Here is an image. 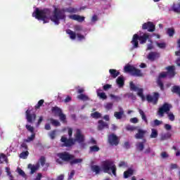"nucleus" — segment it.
<instances>
[{
    "instance_id": "obj_1",
    "label": "nucleus",
    "mask_w": 180,
    "mask_h": 180,
    "mask_svg": "<svg viewBox=\"0 0 180 180\" xmlns=\"http://www.w3.org/2000/svg\"><path fill=\"white\" fill-rule=\"evenodd\" d=\"M91 169L96 175H99L103 171L105 174H108L109 175H112V174L114 176H117L116 171H117V168L116 167V165H115V162L111 160L103 161L101 167L98 165H91Z\"/></svg>"
},
{
    "instance_id": "obj_2",
    "label": "nucleus",
    "mask_w": 180,
    "mask_h": 180,
    "mask_svg": "<svg viewBox=\"0 0 180 180\" xmlns=\"http://www.w3.org/2000/svg\"><path fill=\"white\" fill-rule=\"evenodd\" d=\"M54 7L53 14L51 18V20L55 23V25H60V20H65V12L68 13H77L79 10L77 8L69 7L66 8H58Z\"/></svg>"
},
{
    "instance_id": "obj_3",
    "label": "nucleus",
    "mask_w": 180,
    "mask_h": 180,
    "mask_svg": "<svg viewBox=\"0 0 180 180\" xmlns=\"http://www.w3.org/2000/svg\"><path fill=\"white\" fill-rule=\"evenodd\" d=\"M172 109V105L165 103L158 110V115L160 117H164V114L167 115V117L170 122H174L175 120V115L172 112H169Z\"/></svg>"
},
{
    "instance_id": "obj_4",
    "label": "nucleus",
    "mask_w": 180,
    "mask_h": 180,
    "mask_svg": "<svg viewBox=\"0 0 180 180\" xmlns=\"http://www.w3.org/2000/svg\"><path fill=\"white\" fill-rule=\"evenodd\" d=\"M51 15V11L49 8H44L42 10L36 8L33 13L32 16H34L38 20H42L44 23H49V17Z\"/></svg>"
},
{
    "instance_id": "obj_5",
    "label": "nucleus",
    "mask_w": 180,
    "mask_h": 180,
    "mask_svg": "<svg viewBox=\"0 0 180 180\" xmlns=\"http://www.w3.org/2000/svg\"><path fill=\"white\" fill-rule=\"evenodd\" d=\"M147 40H150V34L147 33H144L143 35L134 34L131 43L133 44L134 49H137L139 47V41L140 44H146V43H147Z\"/></svg>"
},
{
    "instance_id": "obj_6",
    "label": "nucleus",
    "mask_w": 180,
    "mask_h": 180,
    "mask_svg": "<svg viewBox=\"0 0 180 180\" xmlns=\"http://www.w3.org/2000/svg\"><path fill=\"white\" fill-rule=\"evenodd\" d=\"M73 140L75 141V143L77 141L79 144H80V148H86V144L85 143V136L82 134V131H81V129H77L76 130L75 139Z\"/></svg>"
},
{
    "instance_id": "obj_7",
    "label": "nucleus",
    "mask_w": 180,
    "mask_h": 180,
    "mask_svg": "<svg viewBox=\"0 0 180 180\" xmlns=\"http://www.w3.org/2000/svg\"><path fill=\"white\" fill-rule=\"evenodd\" d=\"M124 72H130L134 77H144V74L141 72V70L136 68V67L129 64L124 67Z\"/></svg>"
},
{
    "instance_id": "obj_8",
    "label": "nucleus",
    "mask_w": 180,
    "mask_h": 180,
    "mask_svg": "<svg viewBox=\"0 0 180 180\" xmlns=\"http://www.w3.org/2000/svg\"><path fill=\"white\" fill-rule=\"evenodd\" d=\"M57 157H59L62 161H65L66 162H68V161L75 158L74 155H71L68 152L59 153L57 154Z\"/></svg>"
},
{
    "instance_id": "obj_9",
    "label": "nucleus",
    "mask_w": 180,
    "mask_h": 180,
    "mask_svg": "<svg viewBox=\"0 0 180 180\" xmlns=\"http://www.w3.org/2000/svg\"><path fill=\"white\" fill-rule=\"evenodd\" d=\"M158 99H160V94L158 92H154L153 96L150 94L146 95V101L149 103H153V105H157Z\"/></svg>"
},
{
    "instance_id": "obj_10",
    "label": "nucleus",
    "mask_w": 180,
    "mask_h": 180,
    "mask_svg": "<svg viewBox=\"0 0 180 180\" xmlns=\"http://www.w3.org/2000/svg\"><path fill=\"white\" fill-rule=\"evenodd\" d=\"M60 141L63 143L62 147H72L75 144V141L73 139H67L65 136H62Z\"/></svg>"
},
{
    "instance_id": "obj_11",
    "label": "nucleus",
    "mask_w": 180,
    "mask_h": 180,
    "mask_svg": "<svg viewBox=\"0 0 180 180\" xmlns=\"http://www.w3.org/2000/svg\"><path fill=\"white\" fill-rule=\"evenodd\" d=\"M108 140L110 146H119V143H120V139L115 134H110Z\"/></svg>"
},
{
    "instance_id": "obj_12",
    "label": "nucleus",
    "mask_w": 180,
    "mask_h": 180,
    "mask_svg": "<svg viewBox=\"0 0 180 180\" xmlns=\"http://www.w3.org/2000/svg\"><path fill=\"white\" fill-rule=\"evenodd\" d=\"M142 30H147V32H155V25L153 22H147L142 25Z\"/></svg>"
},
{
    "instance_id": "obj_13",
    "label": "nucleus",
    "mask_w": 180,
    "mask_h": 180,
    "mask_svg": "<svg viewBox=\"0 0 180 180\" xmlns=\"http://www.w3.org/2000/svg\"><path fill=\"white\" fill-rule=\"evenodd\" d=\"M25 115H26V120L28 123H33L34 120H36V117H37L36 113L34 112L32 113L31 110H27L25 112Z\"/></svg>"
},
{
    "instance_id": "obj_14",
    "label": "nucleus",
    "mask_w": 180,
    "mask_h": 180,
    "mask_svg": "<svg viewBox=\"0 0 180 180\" xmlns=\"http://www.w3.org/2000/svg\"><path fill=\"white\" fill-rule=\"evenodd\" d=\"M160 57V53L152 51L148 53L147 58L149 61H155V60H158Z\"/></svg>"
},
{
    "instance_id": "obj_15",
    "label": "nucleus",
    "mask_w": 180,
    "mask_h": 180,
    "mask_svg": "<svg viewBox=\"0 0 180 180\" xmlns=\"http://www.w3.org/2000/svg\"><path fill=\"white\" fill-rule=\"evenodd\" d=\"M147 133V131L139 129L138 132L135 134L134 137L136 139V140H141L144 139V136H146V134Z\"/></svg>"
},
{
    "instance_id": "obj_16",
    "label": "nucleus",
    "mask_w": 180,
    "mask_h": 180,
    "mask_svg": "<svg viewBox=\"0 0 180 180\" xmlns=\"http://www.w3.org/2000/svg\"><path fill=\"white\" fill-rule=\"evenodd\" d=\"M166 70H167V75H169V78H174L175 77V66L174 65H171V66H167L166 68Z\"/></svg>"
},
{
    "instance_id": "obj_17",
    "label": "nucleus",
    "mask_w": 180,
    "mask_h": 180,
    "mask_svg": "<svg viewBox=\"0 0 180 180\" xmlns=\"http://www.w3.org/2000/svg\"><path fill=\"white\" fill-rule=\"evenodd\" d=\"M69 19H72V20H77V22H84L85 20V17L78 15L77 14L69 15Z\"/></svg>"
},
{
    "instance_id": "obj_18",
    "label": "nucleus",
    "mask_w": 180,
    "mask_h": 180,
    "mask_svg": "<svg viewBox=\"0 0 180 180\" xmlns=\"http://www.w3.org/2000/svg\"><path fill=\"white\" fill-rule=\"evenodd\" d=\"M28 168H29V169H31L30 174H34V172H36V171H37V169H39L40 168V164H39V162L37 163L35 165L29 164Z\"/></svg>"
},
{
    "instance_id": "obj_19",
    "label": "nucleus",
    "mask_w": 180,
    "mask_h": 180,
    "mask_svg": "<svg viewBox=\"0 0 180 180\" xmlns=\"http://www.w3.org/2000/svg\"><path fill=\"white\" fill-rule=\"evenodd\" d=\"M109 129V125L108 123L105 122L103 120H98V130H103V129Z\"/></svg>"
},
{
    "instance_id": "obj_20",
    "label": "nucleus",
    "mask_w": 180,
    "mask_h": 180,
    "mask_svg": "<svg viewBox=\"0 0 180 180\" xmlns=\"http://www.w3.org/2000/svg\"><path fill=\"white\" fill-rule=\"evenodd\" d=\"M39 162L41 167H44L45 165L46 169H44V171H47V168L50 167V163H46V158L44 156H41L39 158Z\"/></svg>"
},
{
    "instance_id": "obj_21",
    "label": "nucleus",
    "mask_w": 180,
    "mask_h": 180,
    "mask_svg": "<svg viewBox=\"0 0 180 180\" xmlns=\"http://www.w3.org/2000/svg\"><path fill=\"white\" fill-rule=\"evenodd\" d=\"M146 141H147V140L144 139L142 142H138L136 144V149L139 151H143V150H144V143H146Z\"/></svg>"
},
{
    "instance_id": "obj_22",
    "label": "nucleus",
    "mask_w": 180,
    "mask_h": 180,
    "mask_svg": "<svg viewBox=\"0 0 180 180\" xmlns=\"http://www.w3.org/2000/svg\"><path fill=\"white\" fill-rule=\"evenodd\" d=\"M101 148L98 146L97 145H94L92 146L89 147V153L92 154V153H98L100 151Z\"/></svg>"
},
{
    "instance_id": "obj_23",
    "label": "nucleus",
    "mask_w": 180,
    "mask_h": 180,
    "mask_svg": "<svg viewBox=\"0 0 180 180\" xmlns=\"http://www.w3.org/2000/svg\"><path fill=\"white\" fill-rule=\"evenodd\" d=\"M109 72L112 78H116L120 75V72L116 70L115 69H110Z\"/></svg>"
},
{
    "instance_id": "obj_24",
    "label": "nucleus",
    "mask_w": 180,
    "mask_h": 180,
    "mask_svg": "<svg viewBox=\"0 0 180 180\" xmlns=\"http://www.w3.org/2000/svg\"><path fill=\"white\" fill-rule=\"evenodd\" d=\"M97 96H98L100 99H103L104 101L108 99L106 94H105V92H102V90L101 89L97 90Z\"/></svg>"
},
{
    "instance_id": "obj_25",
    "label": "nucleus",
    "mask_w": 180,
    "mask_h": 180,
    "mask_svg": "<svg viewBox=\"0 0 180 180\" xmlns=\"http://www.w3.org/2000/svg\"><path fill=\"white\" fill-rule=\"evenodd\" d=\"M139 112L140 115L141 116L142 120L145 122L146 124H148V120H147V116H146V113H144V111L141 109H139Z\"/></svg>"
},
{
    "instance_id": "obj_26",
    "label": "nucleus",
    "mask_w": 180,
    "mask_h": 180,
    "mask_svg": "<svg viewBox=\"0 0 180 180\" xmlns=\"http://www.w3.org/2000/svg\"><path fill=\"white\" fill-rule=\"evenodd\" d=\"M66 33L70 35V39H71V40H75V39H77V34L74 31L67 30Z\"/></svg>"
},
{
    "instance_id": "obj_27",
    "label": "nucleus",
    "mask_w": 180,
    "mask_h": 180,
    "mask_svg": "<svg viewBox=\"0 0 180 180\" xmlns=\"http://www.w3.org/2000/svg\"><path fill=\"white\" fill-rule=\"evenodd\" d=\"M123 115H124V111H123V110H121V111H120V112H114V116L117 120L122 119V117H123Z\"/></svg>"
},
{
    "instance_id": "obj_28",
    "label": "nucleus",
    "mask_w": 180,
    "mask_h": 180,
    "mask_svg": "<svg viewBox=\"0 0 180 180\" xmlns=\"http://www.w3.org/2000/svg\"><path fill=\"white\" fill-rule=\"evenodd\" d=\"M51 111L53 113H55V115H58V116H59L63 112V110H60V108L58 107H53L51 108Z\"/></svg>"
},
{
    "instance_id": "obj_29",
    "label": "nucleus",
    "mask_w": 180,
    "mask_h": 180,
    "mask_svg": "<svg viewBox=\"0 0 180 180\" xmlns=\"http://www.w3.org/2000/svg\"><path fill=\"white\" fill-rule=\"evenodd\" d=\"M172 10L175 12L176 13H180V4H174L172 6Z\"/></svg>"
},
{
    "instance_id": "obj_30",
    "label": "nucleus",
    "mask_w": 180,
    "mask_h": 180,
    "mask_svg": "<svg viewBox=\"0 0 180 180\" xmlns=\"http://www.w3.org/2000/svg\"><path fill=\"white\" fill-rule=\"evenodd\" d=\"M167 34H168L169 37H174V34H175V29H174V27L167 28Z\"/></svg>"
},
{
    "instance_id": "obj_31",
    "label": "nucleus",
    "mask_w": 180,
    "mask_h": 180,
    "mask_svg": "<svg viewBox=\"0 0 180 180\" xmlns=\"http://www.w3.org/2000/svg\"><path fill=\"white\" fill-rule=\"evenodd\" d=\"M133 169H128L127 171L124 172V178L127 179L129 176H131L133 175Z\"/></svg>"
},
{
    "instance_id": "obj_32",
    "label": "nucleus",
    "mask_w": 180,
    "mask_h": 180,
    "mask_svg": "<svg viewBox=\"0 0 180 180\" xmlns=\"http://www.w3.org/2000/svg\"><path fill=\"white\" fill-rule=\"evenodd\" d=\"M81 162H82V159H81V158L75 159V158L70 160V165H74L75 164H81Z\"/></svg>"
},
{
    "instance_id": "obj_33",
    "label": "nucleus",
    "mask_w": 180,
    "mask_h": 180,
    "mask_svg": "<svg viewBox=\"0 0 180 180\" xmlns=\"http://www.w3.org/2000/svg\"><path fill=\"white\" fill-rule=\"evenodd\" d=\"M117 84L119 86H123L124 85V79L123 77H118L117 79Z\"/></svg>"
},
{
    "instance_id": "obj_34",
    "label": "nucleus",
    "mask_w": 180,
    "mask_h": 180,
    "mask_svg": "<svg viewBox=\"0 0 180 180\" xmlns=\"http://www.w3.org/2000/svg\"><path fill=\"white\" fill-rule=\"evenodd\" d=\"M150 139H157L158 137V131L155 129H151Z\"/></svg>"
},
{
    "instance_id": "obj_35",
    "label": "nucleus",
    "mask_w": 180,
    "mask_h": 180,
    "mask_svg": "<svg viewBox=\"0 0 180 180\" xmlns=\"http://www.w3.org/2000/svg\"><path fill=\"white\" fill-rule=\"evenodd\" d=\"M168 139H171V134L170 133L163 134L161 135L160 140L162 141H164L165 140H168Z\"/></svg>"
},
{
    "instance_id": "obj_36",
    "label": "nucleus",
    "mask_w": 180,
    "mask_h": 180,
    "mask_svg": "<svg viewBox=\"0 0 180 180\" xmlns=\"http://www.w3.org/2000/svg\"><path fill=\"white\" fill-rule=\"evenodd\" d=\"M36 139V134H32L30 136H28L27 139H25V143H30V141H33Z\"/></svg>"
},
{
    "instance_id": "obj_37",
    "label": "nucleus",
    "mask_w": 180,
    "mask_h": 180,
    "mask_svg": "<svg viewBox=\"0 0 180 180\" xmlns=\"http://www.w3.org/2000/svg\"><path fill=\"white\" fill-rule=\"evenodd\" d=\"M129 88L131 91H134V92H137V91L139 90V87L134 85V83L133 82H130Z\"/></svg>"
},
{
    "instance_id": "obj_38",
    "label": "nucleus",
    "mask_w": 180,
    "mask_h": 180,
    "mask_svg": "<svg viewBox=\"0 0 180 180\" xmlns=\"http://www.w3.org/2000/svg\"><path fill=\"white\" fill-rule=\"evenodd\" d=\"M28 156L29 151L27 150L23 151L20 154V158H22L23 160H26V158H27Z\"/></svg>"
},
{
    "instance_id": "obj_39",
    "label": "nucleus",
    "mask_w": 180,
    "mask_h": 180,
    "mask_svg": "<svg viewBox=\"0 0 180 180\" xmlns=\"http://www.w3.org/2000/svg\"><path fill=\"white\" fill-rule=\"evenodd\" d=\"M158 86L160 88V91H164L165 87H164V83L161 80V79H158L157 81Z\"/></svg>"
},
{
    "instance_id": "obj_40",
    "label": "nucleus",
    "mask_w": 180,
    "mask_h": 180,
    "mask_svg": "<svg viewBox=\"0 0 180 180\" xmlns=\"http://www.w3.org/2000/svg\"><path fill=\"white\" fill-rule=\"evenodd\" d=\"M137 127L131 126L130 124H128L126 127V130H127V131H134V130H137Z\"/></svg>"
},
{
    "instance_id": "obj_41",
    "label": "nucleus",
    "mask_w": 180,
    "mask_h": 180,
    "mask_svg": "<svg viewBox=\"0 0 180 180\" xmlns=\"http://www.w3.org/2000/svg\"><path fill=\"white\" fill-rule=\"evenodd\" d=\"M110 97L111 99H113L115 102H119L120 101H122V97L119 96H115V94H110Z\"/></svg>"
},
{
    "instance_id": "obj_42",
    "label": "nucleus",
    "mask_w": 180,
    "mask_h": 180,
    "mask_svg": "<svg viewBox=\"0 0 180 180\" xmlns=\"http://www.w3.org/2000/svg\"><path fill=\"white\" fill-rule=\"evenodd\" d=\"M51 124H53V126H56V127H58V126H61V124L60 123V122H58L56 120L51 119Z\"/></svg>"
},
{
    "instance_id": "obj_43",
    "label": "nucleus",
    "mask_w": 180,
    "mask_h": 180,
    "mask_svg": "<svg viewBox=\"0 0 180 180\" xmlns=\"http://www.w3.org/2000/svg\"><path fill=\"white\" fill-rule=\"evenodd\" d=\"M101 116H102V115L98 112L91 113V117H93L94 119H100V117H101Z\"/></svg>"
},
{
    "instance_id": "obj_44",
    "label": "nucleus",
    "mask_w": 180,
    "mask_h": 180,
    "mask_svg": "<svg viewBox=\"0 0 180 180\" xmlns=\"http://www.w3.org/2000/svg\"><path fill=\"white\" fill-rule=\"evenodd\" d=\"M43 103H44V100H39L37 104L34 106L35 109H40V107L43 106Z\"/></svg>"
},
{
    "instance_id": "obj_45",
    "label": "nucleus",
    "mask_w": 180,
    "mask_h": 180,
    "mask_svg": "<svg viewBox=\"0 0 180 180\" xmlns=\"http://www.w3.org/2000/svg\"><path fill=\"white\" fill-rule=\"evenodd\" d=\"M77 98L80 99L81 101H88V96L85 94H79L77 96Z\"/></svg>"
},
{
    "instance_id": "obj_46",
    "label": "nucleus",
    "mask_w": 180,
    "mask_h": 180,
    "mask_svg": "<svg viewBox=\"0 0 180 180\" xmlns=\"http://www.w3.org/2000/svg\"><path fill=\"white\" fill-rule=\"evenodd\" d=\"M58 117H60V122H63V123H65V120H67V117L65 116V115H64L63 112L61 114H60L58 115Z\"/></svg>"
},
{
    "instance_id": "obj_47",
    "label": "nucleus",
    "mask_w": 180,
    "mask_h": 180,
    "mask_svg": "<svg viewBox=\"0 0 180 180\" xmlns=\"http://www.w3.org/2000/svg\"><path fill=\"white\" fill-rule=\"evenodd\" d=\"M25 127L28 131H30L32 134H34V128L33 127L29 124H26Z\"/></svg>"
},
{
    "instance_id": "obj_48",
    "label": "nucleus",
    "mask_w": 180,
    "mask_h": 180,
    "mask_svg": "<svg viewBox=\"0 0 180 180\" xmlns=\"http://www.w3.org/2000/svg\"><path fill=\"white\" fill-rule=\"evenodd\" d=\"M57 133L56 130H53L49 133V137L51 139V140H54L56 139V134Z\"/></svg>"
},
{
    "instance_id": "obj_49",
    "label": "nucleus",
    "mask_w": 180,
    "mask_h": 180,
    "mask_svg": "<svg viewBox=\"0 0 180 180\" xmlns=\"http://www.w3.org/2000/svg\"><path fill=\"white\" fill-rule=\"evenodd\" d=\"M105 108L106 110H110V109H112L113 108L112 103H107L106 105H105Z\"/></svg>"
},
{
    "instance_id": "obj_50",
    "label": "nucleus",
    "mask_w": 180,
    "mask_h": 180,
    "mask_svg": "<svg viewBox=\"0 0 180 180\" xmlns=\"http://www.w3.org/2000/svg\"><path fill=\"white\" fill-rule=\"evenodd\" d=\"M150 44L147 45V49L146 50H153L154 49V46H153V40L149 39Z\"/></svg>"
},
{
    "instance_id": "obj_51",
    "label": "nucleus",
    "mask_w": 180,
    "mask_h": 180,
    "mask_svg": "<svg viewBox=\"0 0 180 180\" xmlns=\"http://www.w3.org/2000/svg\"><path fill=\"white\" fill-rule=\"evenodd\" d=\"M18 171L19 175H21V176H26V174L22 169L18 168Z\"/></svg>"
},
{
    "instance_id": "obj_52",
    "label": "nucleus",
    "mask_w": 180,
    "mask_h": 180,
    "mask_svg": "<svg viewBox=\"0 0 180 180\" xmlns=\"http://www.w3.org/2000/svg\"><path fill=\"white\" fill-rule=\"evenodd\" d=\"M143 91L144 90L143 89L139 88L138 90L136 91L138 96H141L144 95L143 94Z\"/></svg>"
},
{
    "instance_id": "obj_53",
    "label": "nucleus",
    "mask_w": 180,
    "mask_h": 180,
    "mask_svg": "<svg viewBox=\"0 0 180 180\" xmlns=\"http://www.w3.org/2000/svg\"><path fill=\"white\" fill-rule=\"evenodd\" d=\"M110 88H112V84H105L103 86V89L104 91H108V90L110 89Z\"/></svg>"
},
{
    "instance_id": "obj_54",
    "label": "nucleus",
    "mask_w": 180,
    "mask_h": 180,
    "mask_svg": "<svg viewBox=\"0 0 180 180\" xmlns=\"http://www.w3.org/2000/svg\"><path fill=\"white\" fill-rule=\"evenodd\" d=\"M154 126H160V124H162V121H160L158 120H155L153 121Z\"/></svg>"
},
{
    "instance_id": "obj_55",
    "label": "nucleus",
    "mask_w": 180,
    "mask_h": 180,
    "mask_svg": "<svg viewBox=\"0 0 180 180\" xmlns=\"http://www.w3.org/2000/svg\"><path fill=\"white\" fill-rule=\"evenodd\" d=\"M156 44L159 49H165L166 47L165 43H156Z\"/></svg>"
},
{
    "instance_id": "obj_56",
    "label": "nucleus",
    "mask_w": 180,
    "mask_h": 180,
    "mask_svg": "<svg viewBox=\"0 0 180 180\" xmlns=\"http://www.w3.org/2000/svg\"><path fill=\"white\" fill-rule=\"evenodd\" d=\"M168 75V73L163 72L160 74L159 75V79H161V78H165Z\"/></svg>"
},
{
    "instance_id": "obj_57",
    "label": "nucleus",
    "mask_w": 180,
    "mask_h": 180,
    "mask_svg": "<svg viewBox=\"0 0 180 180\" xmlns=\"http://www.w3.org/2000/svg\"><path fill=\"white\" fill-rule=\"evenodd\" d=\"M160 157H162V158H168V157H169V155H168L167 152H162V153L160 154Z\"/></svg>"
},
{
    "instance_id": "obj_58",
    "label": "nucleus",
    "mask_w": 180,
    "mask_h": 180,
    "mask_svg": "<svg viewBox=\"0 0 180 180\" xmlns=\"http://www.w3.org/2000/svg\"><path fill=\"white\" fill-rule=\"evenodd\" d=\"M77 39L81 41V40H85V36L81 34H77Z\"/></svg>"
},
{
    "instance_id": "obj_59",
    "label": "nucleus",
    "mask_w": 180,
    "mask_h": 180,
    "mask_svg": "<svg viewBox=\"0 0 180 180\" xmlns=\"http://www.w3.org/2000/svg\"><path fill=\"white\" fill-rule=\"evenodd\" d=\"M129 122L131 123H134V124L139 123V119H137V117H133L130 119Z\"/></svg>"
},
{
    "instance_id": "obj_60",
    "label": "nucleus",
    "mask_w": 180,
    "mask_h": 180,
    "mask_svg": "<svg viewBox=\"0 0 180 180\" xmlns=\"http://www.w3.org/2000/svg\"><path fill=\"white\" fill-rule=\"evenodd\" d=\"M178 169V165L172 163L170 164V169Z\"/></svg>"
},
{
    "instance_id": "obj_61",
    "label": "nucleus",
    "mask_w": 180,
    "mask_h": 180,
    "mask_svg": "<svg viewBox=\"0 0 180 180\" xmlns=\"http://www.w3.org/2000/svg\"><path fill=\"white\" fill-rule=\"evenodd\" d=\"M21 148H24V150L25 151H27L28 147H27V144H26V143L23 142L22 144H21Z\"/></svg>"
},
{
    "instance_id": "obj_62",
    "label": "nucleus",
    "mask_w": 180,
    "mask_h": 180,
    "mask_svg": "<svg viewBox=\"0 0 180 180\" xmlns=\"http://www.w3.org/2000/svg\"><path fill=\"white\" fill-rule=\"evenodd\" d=\"M43 175L41 173H38L37 177L34 180H41Z\"/></svg>"
},
{
    "instance_id": "obj_63",
    "label": "nucleus",
    "mask_w": 180,
    "mask_h": 180,
    "mask_svg": "<svg viewBox=\"0 0 180 180\" xmlns=\"http://www.w3.org/2000/svg\"><path fill=\"white\" fill-rule=\"evenodd\" d=\"M165 130H171V129H172V127L169 124H165Z\"/></svg>"
},
{
    "instance_id": "obj_64",
    "label": "nucleus",
    "mask_w": 180,
    "mask_h": 180,
    "mask_svg": "<svg viewBox=\"0 0 180 180\" xmlns=\"http://www.w3.org/2000/svg\"><path fill=\"white\" fill-rule=\"evenodd\" d=\"M175 64H176L177 67H180V57L176 58L175 60Z\"/></svg>"
}]
</instances>
